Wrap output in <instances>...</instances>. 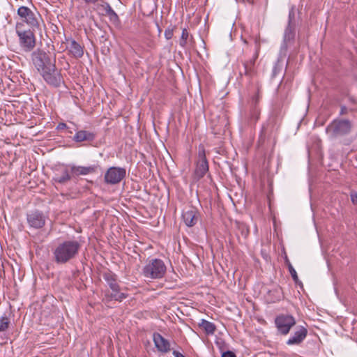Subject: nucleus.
Here are the masks:
<instances>
[{
    "instance_id": "obj_38",
    "label": "nucleus",
    "mask_w": 357,
    "mask_h": 357,
    "mask_svg": "<svg viewBox=\"0 0 357 357\" xmlns=\"http://www.w3.org/2000/svg\"><path fill=\"white\" fill-rule=\"evenodd\" d=\"M68 128L67 125L65 123H59L56 127L58 130H61Z\"/></svg>"
},
{
    "instance_id": "obj_16",
    "label": "nucleus",
    "mask_w": 357,
    "mask_h": 357,
    "mask_svg": "<svg viewBox=\"0 0 357 357\" xmlns=\"http://www.w3.org/2000/svg\"><path fill=\"white\" fill-rule=\"evenodd\" d=\"M26 219L29 226L35 229L42 228L45 224L44 214L38 211H31L27 214Z\"/></svg>"
},
{
    "instance_id": "obj_14",
    "label": "nucleus",
    "mask_w": 357,
    "mask_h": 357,
    "mask_svg": "<svg viewBox=\"0 0 357 357\" xmlns=\"http://www.w3.org/2000/svg\"><path fill=\"white\" fill-rule=\"evenodd\" d=\"M261 98V88L257 86L248 102L252 118L257 121L260 114L259 103Z\"/></svg>"
},
{
    "instance_id": "obj_25",
    "label": "nucleus",
    "mask_w": 357,
    "mask_h": 357,
    "mask_svg": "<svg viewBox=\"0 0 357 357\" xmlns=\"http://www.w3.org/2000/svg\"><path fill=\"white\" fill-rule=\"evenodd\" d=\"M149 215V212L144 208L137 206L135 203V220H137L139 222H144V218H147Z\"/></svg>"
},
{
    "instance_id": "obj_26",
    "label": "nucleus",
    "mask_w": 357,
    "mask_h": 357,
    "mask_svg": "<svg viewBox=\"0 0 357 357\" xmlns=\"http://www.w3.org/2000/svg\"><path fill=\"white\" fill-rule=\"evenodd\" d=\"M103 10L105 12V15H107L110 20L113 22H116L119 20V16L115 13V11L112 8L110 5L107 3H106L105 5L102 6Z\"/></svg>"
},
{
    "instance_id": "obj_3",
    "label": "nucleus",
    "mask_w": 357,
    "mask_h": 357,
    "mask_svg": "<svg viewBox=\"0 0 357 357\" xmlns=\"http://www.w3.org/2000/svg\"><path fill=\"white\" fill-rule=\"evenodd\" d=\"M17 14L20 20L17 22H22L23 26L26 24L28 28L40 29L43 19L40 13L33 6L31 7L21 6L18 8Z\"/></svg>"
},
{
    "instance_id": "obj_19",
    "label": "nucleus",
    "mask_w": 357,
    "mask_h": 357,
    "mask_svg": "<svg viewBox=\"0 0 357 357\" xmlns=\"http://www.w3.org/2000/svg\"><path fill=\"white\" fill-rule=\"evenodd\" d=\"M70 173L73 178L81 176L87 175L96 172L97 166L92 165L89 167L69 165Z\"/></svg>"
},
{
    "instance_id": "obj_1",
    "label": "nucleus",
    "mask_w": 357,
    "mask_h": 357,
    "mask_svg": "<svg viewBox=\"0 0 357 357\" xmlns=\"http://www.w3.org/2000/svg\"><path fill=\"white\" fill-rule=\"evenodd\" d=\"M82 244L77 240H65L57 243L52 250L53 261L56 264L71 262L78 255Z\"/></svg>"
},
{
    "instance_id": "obj_8",
    "label": "nucleus",
    "mask_w": 357,
    "mask_h": 357,
    "mask_svg": "<svg viewBox=\"0 0 357 357\" xmlns=\"http://www.w3.org/2000/svg\"><path fill=\"white\" fill-rule=\"evenodd\" d=\"M40 75L47 84L56 88L64 82L61 70L56 67V63L40 73Z\"/></svg>"
},
{
    "instance_id": "obj_37",
    "label": "nucleus",
    "mask_w": 357,
    "mask_h": 357,
    "mask_svg": "<svg viewBox=\"0 0 357 357\" xmlns=\"http://www.w3.org/2000/svg\"><path fill=\"white\" fill-rule=\"evenodd\" d=\"M348 112H349V109L346 106H344V105L341 106L340 111V114L341 116L347 114L348 113Z\"/></svg>"
},
{
    "instance_id": "obj_34",
    "label": "nucleus",
    "mask_w": 357,
    "mask_h": 357,
    "mask_svg": "<svg viewBox=\"0 0 357 357\" xmlns=\"http://www.w3.org/2000/svg\"><path fill=\"white\" fill-rule=\"evenodd\" d=\"M174 35V28L169 27L165 31V37L167 40L172 38Z\"/></svg>"
},
{
    "instance_id": "obj_6",
    "label": "nucleus",
    "mask_w": 357,
    "mask_h": 357,
    "mask_svg": "<svg viewBox=\"0 0 357 357\" xmlns=\"http://www.w3.org/2000/svg\"><path fill=\"white\" fill-rule=\"evenodd\" d=\"M166 266L162 260L153 259L143 268V274L152 279L162 278L166 272Z\"/></svg>"
},
{
    "instance_id": "obj_30",
    "label": "nucleus",
    "mask_w": 357,
    "mask_h": 357,
    "mask_svg": "<svg viewBox=\"0 0 357 357\" xmlns=\"http://www.w3.org/2000/svg\"><path fill=\"white\" fill-rule=\"evenodd\" d=\"M289 25L296 26V13L294 7H291L289 12L287 26Z\"/></svg>"
},
{
    "instance_id": "obj_39",
    "label": "nucleus",
    "mask_w": 357,
    "mask_h": 357,
    "mask_svg": "<svg viewBox=\"0 0 357 357\" xmlns=\"http://www.w3.org/2000/svg\"><path fill=\"white\" fill-rule=\"evenodd\" d=\"M173 355L174 356V357H185V356H183L181 353H180L178 351H174Z\"/></svg>"
},
{
    "instance_id": "obj_29",
    "label": "nucleus",
    "mask_w": 357,
    "mask_h": 357,
    "mask_svg": "<svg viewBox=\"0 0 357 357\" xmlns=\"http://www.w3.org/2000/svg\"><path fill=\"white\" fill-rule=\"evenodd\" d=\"M10 321L8 317L2 316L0 317V333L5 332L9 328Z\"/></svg>"
},
{
    "instance_id": "obj_18",
    "label": "nucleus",
    "mask_w": 357,
    "mask_h": 357,
    "mask_svg": "<svg viewBox=\"0 0 357 357\" xmlns=\"http://www.w3.org/2000/svg\"><path fill=\"white\" fill-rule=\"evenodd\" d=\"M153 342L160 352L167 353L171 350L169 342L158 333H153Z\"/></svg>"
},
{
    "instance_id": "obj_32",
    "label": "nucleus",
    "mask_w": 357,
    "mask_h": 357,
    "mask_svg": "<svg viewBox=\"0 0 357 357\" xmlns=\"http://www.w3.org/2000/svg\"><path fill=\"white\" fill-rule=\"evenodd\" d=\"M282 64L278 60L273 66L271 77L274 78L275 77H276L278 74L280 73V72L282 71Z\"/></svg>"
},
{
    "instance_id": "obj_27",
    "label": "nucleus",
    "mask_w": 357,
    "mask_h": 357,
    "mask_svg": "<svg viewBox=\"0 0 357 357\" xmlns=\"http://www.w3.org/2000/svg\"><path fill=\"white\" fill-rule=\"evenodd\" d=\"M236 225L238 231L244 238H246L250 233L248 227L245 223L238 221L236 222Z\"/></svg>"
},
{
    "instance_id": "obj_42",
    "label": "nucleus",
    "mask_w": 357,
    "mask_h": 357,
    "mask_svg": "<svg viewBox=\"0 0 357 357\" xmlns=\"http://www.w3.org/2000/svg\"><path fill=\"white\" fill-rule=\"evenodd\" d=\"M243 42H244L245 43H246V44H247V43H248V42L247 41V40H246V39H244V40H243Z\"/></svg>"
},
{
    "instance_id": "obj_7",
    "label": "nucleus",
    "mask_w": 357,
    "mask_h": 357,
    "mask_svg": "<svg viewBox=\"0 0 357 357\" xmlns=\"http://www.w3.org/2000/svg\"><path fill=\"white\" fill-rule=\"evenodd\" d=\"M252 41L255 45V54L252 59L243 62V69L240 70L241 77L245 75L249 79L252 78L256 75L255 61L259 56L260 50V42L257 38H252Z\"/></svg>"
},
{
    "instance_id": "obj_21",
    "label": "nucleus",
    "mask_w": 357,
    "mask_h": 357,
    "mask_svg": "<svg viewBox=\"0 0 357 357\" xmlns=\"http://www.w3.org/2000/svg\"><path fill=\"white\" fill-rule=\"evenodd\" d=\"M71 178H73V177L70 173V170L68 169V167H66L61 170L60 174H55V176L53 178V181L55 183L60 184H66Z\"/></svg>"
},
{
    "instance_id": "obj_4",
    "label": "nucleus",
    "mask_w": 357,
    "mask_h": 357,
    "mask_svg": "<svg viewBox=\"0 0 357 357\" xmlns=\"http://www.w3.org/2000/svg\"><path fill=\"white\" fill-rule=\"evenodd\" d=\"M353 123L349 119H335L326 128V132L331 139H340L349 135Z\"/></svg>"
},
{
    "instance_id": "obj_28",
    "label": "nucleus",
    "mask_w": 357,
    "mask_h": 357,
    "mask_svg": "<svg viewBox=\"0 0 357 357\" xmlns=\"http://www.w3.org/2000/svg\"><path fill=\"white\" fill-rule=\"evenodd\" d=\"M286 262H287V264L288 266L289 271L291 274V276L292 279L294 280V281L295 282V283L296 284H301V282L298 279V277L296 270L294 268V267L292 266L291 264L290 263V261H289L288 259H286Z\"/></svg>"
},
{
    "instance_id": "obj_10",
    "label": "nucleus",
    "mask_w": 357,
    "mask_h": 357,
    "mask_svg": "<svg viewBox=\"0 0 357 357\" xmlns=\"http://www.w3.org/2000/svg\"><path fill=\"white\" fill-rule=\"evenodd\" d=\"M275 326L282 335H287L296 324L294 317L289 314H280L275 319Z\"/></svg>"
},
{
    "instance_id": "obj_13",
    "label": "nucleus",
    "mask_w": 357,
    "mask_h": 357,
    "mask_svg": "<svg viewBox=\"0 0 357 357\" xmlns=\"http://www.w3.org/2000/svg\"><path fill=\"white\" fill-rule=\"evenodd\" d=\"M296 26H286L280 47L282 52H286L289 47L294 45L296 40Z\"/></svg>"
},
{
    "instance_id": "obj_5",
    "label": "nucleus",
    "mask_w": 357,
    "mask_h": 357,
    "mask_svg": "<svg viewBox=\"0 0 357 357\" xmlns=\"http://www.w3.org/2000/svg\"><path fill=\"white\" fill-rule=\"evenodd\" d=\"M31 57L33 66L39 73L56 63L55 58H52L50 53L40 49L33 51Z\"/></svg>"
},
{
    "instance_id": "obj_33",
    "label": "nucleus",
    "mask_w": 357,
    "mask_h": 357,
    "mask_svg": "<svg viewBox=\"0 0 357 357\" xmlns=\"http://www.w3.org/2000/svg\"><path fill=\"white\" fill-rule=\"evenodd\" d=\"M138 155H139V157L141 158V159L142 160V162L144 163V165H146V167H144V174H143V176H146V174H147V172L146 171L148 170V172L150 171V167H151V162H149L147 163L146 160H145L146 159V155L142 153H139Z\"/></svg>"
},
{
    "instance_id": "obj_22",
    "label": "nucleus",
    "mask_w": 357,
    "mask_h": 357,
    "mask_svg": "<svg viewBox=\"0 0 357 357\" xmlns=\"http://www.w3.org/2000/svg\"><path fill=\"white\" fill-rule=\"evenodd\" d=\"M95 134L91 132L79 130L75 135L73 140L76 142H92L95 139Z\"/></svg>"
},
{
    "instance_id": "obj_31",
    "label": "nucleus",
    "mask_w": 357,
    "mask_h": 357,
    "mask_svg": "<svg viewBox=\"0 0 357 357\" xmlns=\"http://www.w3.org/2000/svg\"><path fill=\"white\" fill-rule=\"evenodd\" d=\"M189 38V33L186 29H183L182 31V34L179 40V45L185 47L187 44V40Z\"/></svg>"
},
{
    "instance_id": "obj_41",
    "label": "nucleus",
    "mask_w": 357,
    "mask_h": 357,
    "mask_svg": "<svg viewBox=\"0 0 357 357\" xmlns=\"http://www.w3.org/2000/svg\"><path fill=\"white\" fill-rule=\"evenodd\" d=\"M143 167V165L142 164L141 161L137 162V169H138L139 171H140V168Z\"/></svg>"
},
{
    "instance_id": "obj_11",
    "label": "nucleus",
    "mask_w": 357,
    "mask_h": 357,
    "mask_svg": "<svg viewBox=\"0 0 357 357\" xmlns=\"http://www.w3.org/2000/svg\"><path fill=\"white\" fill-rule=\"evenodd\" d=\"M103 278L112 291L109 295L112 299L121 301L126 298V295L123 293L119 292V286L116 282V278L114 275L111 273H106L103 275Z\"/></svg>"
},
{
    "instance_id": "obj_2",
    "label": "nucleus",
    "mask_w": 357,
    "mask_h": 357,
    "mask_svg": "<svg viewBox=\"0 0 357 357\" xmlns=\"http://www.w3.org/2000/svg\"><path fill=\"white\" fill-rule=\"evenodd\" d=\"M36 29H26L25 26H23L22 22H16L15 32L18 37L20 47L24 52H30L35 48L36 45Z\"/></svg>"
},
{
    "instance_id": "obj_12",
    "label": "nucleus",
    "mask_w": 357,
    "mask_h": 357,
    "mask_svg": "<svg viewBox=\"0 0 357 357\" xmlns=\"http://www.w3.org/2000/svg\"><path fill=\"white\" fill-rule=\"evenodd\" d=\"M199 218V213L197 208L190 206L186 207L182 213V219L186 226L192 227L195 226Z\"/></svg>"
},
{
    "instance_id": "obj_9",
    "label": "nucleus",
    "mask_w": 357,
    "mask_h": 357,
    "mask_svg": "<svg viewBox=\"0 0 357 357\" xmlns=\"http://www.w3.org/2000/svg\"><path fill=\"white\" fill-rule=\"evenodd\" d=\"M208 172V162L206 157L205 149L203 145L199 146L198 160L194 172V178L197 181L202 178Z\"/></svg>"
},
{
    "instance_id": "obj_23",
    "label": "nucleus",
    "mask_w": 357,
    "mask_h": 357,
    "mask_svg": "<svg viewBox=\"0 0 357 357\" xmlns=\"http://www.w3.org/2000/svg\"><path fill=\"white\" fill-rule=\"evenodd\" d=\"M282 298V291L280 287H276L267 293V298L269 303H275Z\"/></svg>"
},
{
    "instance_id": "obj_35",
    "label": "nucleus",
    "mask_w": 357,
    "mask_h": 357,
    "mask_svg": "<svg viewBox=\"0 0 357 357\" xmlns=\"http://www.w3.org/2000/svg\"><path fill=\"white\" fill-rule=\"evenodd\" d=\"M350 197L351 202L354 204H357V192L356 191L351 190L350 192Z\"/></svg>"
},
{
    "instance_id": "obj_17",
    "label": "nucleus",
    "mask_w": 357,
    "mask_h": 357,
    "mask_svg": "<svg viewBox=\"0 0 357 357\" xmlns=\"http://www.w3.org/2000/svg\"><path fill=\"white\" fill-rule=\"evenodd\" d=\"M307 335V330L305 327L298 326L295 328L293 335L287 341L288 345H300L305 339Z\"/></svg>"
},
{
    "instance_id": "obj_24",
    "label": "nucleus",
    "mask_w": 357,
    "mask_h": 357,
    "mask_svg": "<svg viewBox=\"0 0 357 357\" xmlns=\"http://www.w3.org/2000/svg\"><path fill=\"white\" fill-rule=\"evenodd\" d=\"M198 326L204 331L206 335H213L216 331V326L206 319H202Z\"/></svg>"
},
{
    "instance_id": "obj_15",
    "label": "nucleus",
    "mask_w": 357,
    "mask_h": 357,
    "mask_svg": "<svg viewBox=\"0 0 357 357\" xmlns=\"http://www.w3.org/2000/svg\"><path fill=\"white\" fill-rule=\"evenodd\" d=\"M126 175V170L122 168L110 167L105 174V181L109 184L119 183Z\"/></svg>"
},
{
    "instance_id": "obj_43",
    "label": "nucleus",
    "mask_w": 357,
    "mask_h": 357,
    "mask_svg": "<svg viewBox=\"0 0 357 357\" xmlns=\"http://www.w3.org/2000/svg\"><path fill=\"white\" fill-rule=\"evenodd\" d=\"M135 198H137V199H139V197L138 195H135Z\"/></svg>"
},
{
    "instance_id": "obj_36",
    "label": "nucleus",
    "mask_w": 357,
    "mask_h": 357,
    "mask_svg": "<svg viewBox=\"0 0 357 357\" xmlns=\"http://www.w3.org/2000/svg\"><path fill=\"white\" fill-rule=\"evenodd\" d=\"M221 357H236L234 352L231 351H226L222 352V356Z\"/></svg>"
},
{
    "instance_id": "obj_20",
    "label": "nucleus",
    "mask_w": 357,
    "mask_h": 357,
    "mask_svg": "<svg viewBox=\"0 0 357 357\" xmlns=\"http://www.w3.org/2000/svg\"><path fill=\"white\" fill-rule=\"evenodd\" d=\"M68 41L67 49L70 53L75 58H81L84 54L83 47L73 39L68 40Z\"/></svg>"
},
{
    "instance_id": "obj_40",
    "label": "nucleus",
    "mask_w": 357,
    "mask_h": 357,
    "mask_svg": "<svg viewBox=\"0 0 357 357\" xmlns=\"http://www.w3.org/2000/svg\"><path fill=\"white\" fill-rule=\"evenodd\" d=\"M85 3H96L98 0H83Z\"/></svg>"
}]
</instances>
